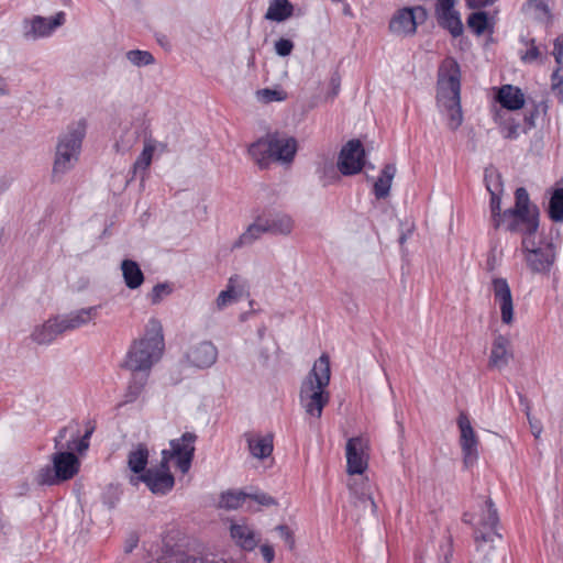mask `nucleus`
Here are the masks:
<instances>
[{
    "instance_id": "obj_1",
    "label": "nucleus",
    "mask_w": 563,
    "mask_h": 563,
    "mask_svg": "<svg viewBox=\"0 0 563 563\" xmlns=\"http://www.w3.org/2000/svg\"><path fill=\"white\" fill-rule=\"evenodd\" d=\"M92 432L93 428H90L84 435H80L78 424L62 428L55 438V448L60 451L52 455V465H45L36 472L35 483L40 486H54L77 475L80 461L73 451L79 454L86 452Z\"/></svg>"
},
{
    "instance_id": "obj_2",
    "label": "nucleus",
    "mask_w": 563,
    "mask_h": 563,
    "mask_svg": "<svg viewBox=\"0 0 563 563\" xmlns=\"http://www.w3.org/2000/svg\"><path fill=\"white\" fill-rule=\"evenodd\" d=\"M331 378L330 358L322 354L314 361L312 368L303 378L299 390L300 405L305 412L317 419L330 401L328 386Z\"/></svg>"
},
{
    "instance_id": "obj_3",
    "label": "nucleus",
    "mask_w": 563,
    "mask_h": 563,
    "mask_svg": "<svg viewBox=\"0 0 563 563\" xmlns=\"http://www.w3.org/2000/svg\"><path fill=\"white\" fill-rule=\"evenodd\" d=\"M437 100L449 115V128L456 130L463 121L461 109V69L457 62L446 58L438 71Z\"/></svg>"
},
{
    "instance_id": "obj_4",
    "label": "nucleus",
    "mask_w": 563,
    "mask_h": 563,
    "mask_svg": "<svg viewBox=\"0 0 563 563\" xmlns=\"http://www.w3.org/2000/svg\"><path fill=\"white\" fill-rule=\"evenodd\" d=\"M164 351L163 325L159 320L151 319L145 334L130 347L123 367L131 372H148L159 361Z\"/></svg>"
},
{
    "instance_id": "obj_5",
    "label": "nucleus",
    "mask_w": 563,
    "mask_h": 563,
    "mask_svg": "<svg viewBox=\"0 0 563 563\" xmlns=\"http://www.w3.org/2000/svg\"><path fill=\"white\" fill-rule=\"evenodd\" d=\"M86 131L87 121L79 119L71 122L66 131L58 136L52 170L54 179L60 178L75 167L80 155Z\"/></svg>"
},
{
    "instance_id": "obj_6",
    "label": "nucleus",
    "mask_w": 563,
    "mask_h": 563,
    "mask_svg": "<svg viewBox=\"0 0 563 563\" xmlns=\"http://www.w3.org/2000/svg\"><path fill=\"white\" fill-rule=\"evenodd\" d=\"M539 208L532 205L526 188L515 191V206L504 211L501 228L519 233L523 238L537 235L539 229Z\"/></svg>"
},
{
    "instance_id": "obj_7",
    "label": "nucleus",
    "mask_w": 563,
    "mask_h": 563,
    "mask_svg": "<svg viewBox=\"0 0 563 563\" xmlns=\"http://www.w3.org/2000/svg\"><path fill=\"white\" fill-rule=\"evenodd\" d=\"M297 152V141L278 133L267 134L249 147V153L262 168L272 162L289 164Z\"/></svg>"
},
{
    "instance_id": "obj_8",
    "label": "nucleus",
    "mask_w": 563,
    "mask_h": 563,
    "mask_svg": "<svg viewBox=\"0 0 563 563\" xmlns=\"http://www.w3.org/2000/svg\"><path fill=\"white\" fill-rule=\"evenodd\" d=\"M294 218L282 211L265 212L254 220L233 243V249L251 245L263 234L288 236L295 229Z\"/></svg>"
},
{
    "instance_id": "obj_9",
    "label": "nucleus",
    "mask_w": 563,
    "mask_h": 563,
    "mask_svg": "<svg viewBox=\"0 0 563 563\" xmlns=\"http://www.w3.org/2000/svg\"><path fill=\"white\" fill-rule=\"evenodd\" d=\"M498 520L497 509L493 501L487 499L485 509L474 530L476 561L478 563H488L494 559L495 544L501 540V534L497 530Z\"/></svg>"
},
{
    "instance_id": "obj_10",
    "label": "nucleus",
    "mask_w": 563,
    "mask_h": 563,
    "mask_svg": "<svg viewBox=\"0 0 563 563\" xmlns=\"http://www.w3.org/2000/svg\"><path fill=\"white\" fill-rule=\"evenodd\" d=\"M525 263L532 274L548 275L556 260V246L551 238L537 235L521 240Z\"/></svg>"
},
{
    "instance_id": "obj_11",
    "label": "nucleus",
    "mask_w": 563,
    "mask_h": 563,
    "mask_svg": "<svg viewBox=\"0 0 563 563\" xmlns=\"http://www.w3.org/2000/svg\"><path fill=\"white\" fill-rule=\"evenodd\" d=\"M196 440L197 435L192 432H185L179 439L170 440V449L162 451L161 467L166 468L170 460H176L180 472L187 473L194 459Z\"/></svg>"
},
{
    "instance_id": "obj_12",
    "label": "nucleus",
    "mask_w": 563,
    "mask_h": 563,
    "mask_svg": "<svg viewBox=\"0 0 563 563\" xmlns=\"http://www.w3.org/2000/svg\"><path fill=\"white\" fill-rule=\"evenodd\" d=\"M427 19V11L422 7L404 8L397 11L389 22V30L396 35H412L417 25Z\"/></svg>"
},
{
    "instance_id": "obj_13",
    "label": "nucleus",
    "mask_w": 563,
    "mask_h": 563,
    "mask_svg": "<svg viewBox=\"0 0 563 563\" xmlns=\"http://www.w3.org/2000/svg\"><path fill=\"white\" fill-rule=\"evenodd\" d=\"M460 429V445L463 453V463L465 467L473 466L478 459V438L465 412H461L457 418Z\"/></svg>"
},
{
    "instance_id": "obj_14",
    "label": "nucleus",
    "mask_w": 563,
    "mask_h": 563,
    "mask_svg": "<svg viewBox=\"0 0 563 563\" xmlns=\"http://www.w3.org/2000/svg\"><path fill=\"white\" fill-rule=\"evenodd\" d=\"M139 482H143L148 489L155 495H166L174 487L175 479L169 472V465L167 467L148 468L137 477H131L130 483L137 485Z\"/></svg>"
},
{
    "instance_id": "obj_15",
    "label": "nucleus",
    "mask_w": 563,
    "mask_h": 563,
    "mask_svg": "<svg viewBox=\"0 0 563 563\" xmlns=\"http://www.w3.org/2000/svg\"><path fill=\"white\" fill-rule=\"evenodd\" d=\"M365 150L360 140L349 141L341 150L338 168L343 175H355L364 166Z\"/></svg>"
},
{
    "instance_id": "obj_16",
    "label": "nucleus",
    "mask_w": 563,
    "mask_h": 563,
    "mask_svg": "<svg viewBox=\"0 0 563 563\" xmlns=\"http://www.w3.org/2000/svg\"><path fill=\"white\" fill-rule=\"evenodd\" d=\"M65 21L64 12H58L54 18L47 19L41 15H35L32 19L23 21V37L25 40H37L40 37L48 36L53 31L60 26Z\"/></svg>"
},
{
    "instance_id": "obj_17",
    "label": "nucleus",
    "mask_w": 563,
    "mask_h": 563,
    "mask_svg": "<svg viewBox=\"0 0 563 563\" xmlns=\"http://www.w3.org/2000/svg\"><path fill=\"white\" fill-rule=\"evenodd\" d=\"M368 442L363 437H354L347 440L346 451V472L350 475L363 474L367 468L366 449Z\"/></svg>"
},
{
    "instance_id": "obj_18",
    "label": "nucleus",
    "mask_w": 563,
    "mask_h": 563,
    "mask_svg": "<svg viewBox=\"0 0 563 563\" xmlns=\"http://www.w3.org/2000/svg\"><path fill=\"white\" fill-rule=\"evenodd\" d=\"M455 0H438L435 13L439 24L449 30L453 37L463 33V24L460 14L454 10Z\"/></svg>"
},
{
    "instance_id": "obj_19",
    "label": "nucleus",
    "mask_w": 563,
    "mask_h": 563,
    "mask_svg": "<svg viewBox=\"0 0 563 563\" xmlns=\"http://www.w3.org/2000/svg\"><path fill=\"white\" fill-rule=\"evenodd\" d=\"M492 289L494 299L500 308L501 321L510 324L514 321V301L508 282L505 278H494Z\"/></svg>"
},
{
    "instance_id": "obj_20",
    "label": "nucleus",
    "mask_w": 563,
    "mask_h": 563,
    "mask_svg": "<svg viewBox=\"0 0 563 563\" xmlns=\"http://www.w3.org/2000/svg\"><path fill=\"white\" fill-rule=\"evenodd\" d=\"M512 357L514 353L510 340L501 334L496 335L492 344L488 366L503 369L509 364Z\"/></svg>"
},
{
    "instance_id": "obj_21",
    "label": "nucleus",
    "mask_w": 563,
    "mask_h": 563,
    "mask_svg": "<svg viewBox=\"0 0 563 563\" xmlns=\"http://www.w3.org/2000/svg\"><path fill=\"white\" fill-rule=\"evenodd\" d=\"M486 187L490 194V212H492V222L495 229L501 228L504 212L500 209V194L503 192V184L500 180V175H489L486 176Z\"/></svg>"
},
{
    "instance_id": "obj_22",
    "label": "nucleus",
    "mask_w": 563,
    "mask_h": 563,
    "mask_svg": "<svg viewBox=\"0 0 563 563\" xmlns=\"http://www.w3.org/2000/svg\"><path fill=\"white\" fill-rule=\"evenodd\" d=\"M218 350L209 341H203L192 346L187 353L188 361L198 368H206L217 361Z\"/></svg>"
},
{
    "instance_id": "obj_23",
    "label": "nucleus",
    "mask_w": 563,
    "mask_h": 563,
    "mask_svg": "<svg viewBox=\"0 0 563 563\" xmlns=\"http://www.w3.org/2000/svg\"><path fill=\"white\" fill-rule=\"evenodd\" d=\"M98 306L81 308L69 313L58 316L62 329L66 331L76 330L91 322L98 312Z\"/></svg>"
},
{
    "instance_id": "obj_24",
    "label": "nucleus",
    "mask_w": 563,
    "mask_h": 563,
    "mask_svg": "<svg viewBox=\"0 0 563 563\" xmlns=\"http://www.w3.org/2000/svg\"><path fill=\"white\" fill-rule=\"evenodd\" d=\"M250 454L258 460L268 457L274 449L273 434H260L254 432L244 433Z\"/></svg>"
},
{
    "instance_id": "obj_25",
    "label": "nucleus",
    "mask_w": 563,
    "mask_h": 563,
    "mask_svg": "<svg viewBox=\"0 0 563 563\" xmlns=\"http://www.w3.org/2000/svg\"><path fill=\"white\" fill-rule=\"evenodd\" d=\"M230 536L234 543L244 551H253L260 542L255 531L246 523H232Z\"/></svg>"
},
{
    "instance_id": "obj_26",
    "label": "nucleus",
    "mask_w": 563,
    "mask_h": 563,
    "mask_svg": "<svg viewBox=\"0 0 563 563\" xmlns=\"http://www.w3.org/2000/svg\"><path fill=\"white\" fill-rule=\"evenodd\" d=\"M497 101L507 110H519L525 106V95L522 90L512 85H504L497 93Z\"/></svg>"
},
{
    "instance_id": "obj_27",
    "label": "nucleus",
    "mask_w": 563,
    "mask_h": 563,
    "mask_svg": "<svg viewBox=\"0 0 563 563\" xmlns=\"http://www.w3.org/2000/svg\"><path fill=\"white\" fill-rule=\"evenodd\" d=\"M65 331L62 329L59 317L48 319L32 332V340L37 344H48Z\"/></svg>"
},
{
    "instance_id": "obj_28",
    "label": "nucleus",
    "mask_w": 563,
    "mask_h": 563,
    "mask_svg": "<svg viewBox=\"0 0 563 563\" xmlns=\"http://www.w3.org/2000/svg\"><path fill=\"white\" fill-rule=\"evenodd\" d=\"M150 452L144 443H137L128 453L126 462L128 467L135 474H143L148 463Z\"/></svg>"
},
{
    "instance_id": "obj_29",
    "label": "nucleus",
    "mask_w": 563,
    "mask_h": 563,
    "mask_svg": "<svg viewBox=\"0 0 563 563\" xmlns=\"http://www.w3.org/2000/svg\"><path fill=\"white\" fill-rule=\"evenodd\" d=\"M121 271L128 288L136 289L143 284L144 275L136 262L132 260L122 261Z\"/></svg>"
},
{
    "instance_id": "obj_30",
    "label": "nucleus",
    "mask_w": 563,
    "mask_h": 563,
    "mask_svg": "<svg viewBox=\"0 0 563 563\" xmlns=\"http://www.w3.org/2000/svg\"><path fill=\"white\" fill-rule=\"evenodd\" d=\"M396 174V166L387 164L383 168L379 177L374 184V195L377 199H384L389 196L393 179Z\"/></svg>"
},
{
    "instance_id": "obj_31",
    "label": "nucleus",
    "mask_w": 563,
    "mask_h": 563,
    "mask_svg": "<svg viewBox=\"0 0 563 563\" xmlns=\"http://www.w3.org/2000/svg\"><path fill=\"white\" fill-rule=\"evenodd\" d=\"M292 4L288 0H271L265 19L283 22L292 15Z\"/></svg>"
},
{
    "instance_id": "obj_32",
    "label": "nucleus",
    "mask_w": 563,
    "mask_h": 563,
    "mask_svg": "<svg viewBox=\"0 0 563 563\" xmlns=\"http://www.w3.org/2000/svg\"><path fill=\"white\" fill-rule=\"evenodd\" d=\"M352 504L358 510L360 515H375L376 504L373 497L366 492H358L354 486H350Z\"/></svg>"
},
{
    "instance_id": "obj_33",
    "label": "nucleus",
    "mask_w": 563,
    "mask_h": 563,
    "mask_svg": "<svg viewBox=\"0 0 563 563\" xmlns=\"http://www.w3.org/2000/svg\"><path fill=\"white\" fill-rule=\"evenodd\" d=\"M549 2L550 0H528L523 9L536 20H539L543 23H550L552 20V14Z\"/></svg>"
},
{
    "instance_id": "obj_34",
    "label": "nucleus",
    "mask_w": 563,
    "mask_h": 563,
    "mask_svg": "<svg viewBox=\"0 0 563 563\" xmlns=\"http://www.w3.org/2000/svg\"><path fill=\"white\" fill-rule=\"evenodd\" d=\"M132 379L129 384L125 400L132 402L136 400L147 383L148 372H132Z\"/></svg>"
},
{
    "instance_id": "obj_35",
    "label": "nucleus",
    "mask_w": 563,
    "mask_h": 563,
    "mask_svg": "<svg viewBox=\"0 0 563 563\" xmlns=\"http://www.w3.org/2000/svg\"><path fill=\"white\" fill-rule=\"evenodd\" d=\"M155 152V144L152 140H147L144 144L143 151L133 164V174L139 172L144 173L152 163L153 154Z\"/></svg>"
},
{
    "instance_id": "obj_36",
    "label": "nucleus",
    "mask_w": 563,
    "mask_h": 563,
    "mask_svg": "<svg viewBox=\"0 0 563 563\" xmlns=\"http://www.w3.org/2000/svg\"><path fill=\"white\" fill-rule=\"evenodd\" d=\"M549 217L554 222H563V188H556L549 201Z\"/></svg>"
},
{
    "instance_id": "obj_37",
    "label": "nucleus",
    "mask_w": 563,
    "mask_h": 563,
    "mask_svg": "<svg viewBox=\"0 0 563 563\" xmlns=\"http://www.w3.org/2000/svg\"><path fill=\"white\" fill-rule=\"evenodd\" d=\"M238 280H239L238 276L231 277L229 279L227 289L222 290L219 294V296L217 298V301H216L217 302V307L219 309H223L224 307H227L228 305L233 302L239 297V294L235 290V284L238 283Z\"/></svg>"
},
{
    "instance_id": "obj_38",
    "label": "nucleus",
    "mask_w": 563,
    "mask_h": 563,
    "mask_svg": "<svg viewBox=\"0 0 563 563\" xmlns=\"http://www.w3.org/2000/svg\"><path fill=\"white\" fill-rule=\"evenodd\" d=\"M249 497L247 494L243 492H227L221 495L220 507L234 510L242 506L244 500Z\"/></svg>"
},
{
    "instance_id": "obj_39",
    "label": "nucleus",
    "mask_w": 563,
    "mask_h": 563,
    "mask_svg": "<svg viewBox=\"0 0 563 563\" xmlns=\"http://www.w3.org/2000/svg\"><path fill=\"white\" fill-rule=\"evenodd\" d=\"M467 26L476 34L482 35L488 27V15L484 11L473 12L467 18Z\"/></svg>"
},
{
    "instance_id": "obj_40",
    "label": "nucleus",
    "mask_w": 563,
    "mask_h": 563,
    "mask_svg": "<svg viewBox=\"0 0 563 563\" xmlns=\"http://www.w3.org/2000/svg\"><path fill=\"white\" fill-rule=\"evenodd\" d=\"M126 59L134 66L142 67L154 64V56L147 51L131 49L125 54Z\"/></svg>"
},
{
    "instance_id": "obj_41",
    "label": "nucleus",
    "mask_w": 563,
    "mask_h": 563,
    "mask_svg": "<svg viewBox=\"0 0 563 563\" xmlns=\"http://www.w3.org/2000/svg\"><path fill=\"white\" fill-rule=\"evenodd\" d=\"M526 44L529 45V48L521 54V60L526 64H531L537 60L542 62V58H547V53L543 55L540 46L536 44V40L531 38L529 41H526ZM544 51L547 52V48L544 47Z\"/></svg>"
},
{
    "instance_id": "obj_42",
    "label": "nucleus",
    "mask_w": 563,
    "mask_h": 563,
    "mask_svg": "<svg viewBox=\"0 0 563 563\" xmlns=\"http://www.w3.org/2000/svg\"><path fill=\"white\" fill-rule=\"evenodd\" d=\"M137 141V132L133 130H126L122 133L120 139L115 142L114 147L119 153L129 152Z\"/></svg>"
},
{
    "instance_id": "obj_43",
    "label": "nucleus",
    "mask_w": 563,
    "mask_h": 563,
    "mask_svg": "<svg viewBox=\"0 0 563 563\" xmlns=\"http://www.w3.org/2000/svg\"><path fill=\"white\" fill-rule=\"evenodd\" d=\"M173 292V286L169 283H161L153 287L151 294L148 295L151 302L153 305L159 303L164 298L169 296Z\"/></svg>"
},
{
    "instance_id": "obj_44",
    "label": "nucleus",
    "mask_w": 563,
    "mask_h": 563,
    "mask_svg": "<svg viewBox=\"0 0 563 563\" xmlns=\"http://www.w3.org/2000/svg\"><path fill=\"white\" fill-rule=\"evenodd\" d=\"M257 98L265 102H273V101H283L286 98V93L283 90H276V89H262L257 91Z\"/></svg>"
},
{
    "instance_id": "obj_45",
    "label": "nucleus",
    "mask_w": 563,
    "mask_h": 563,
    "mask_svg": "<svg viewBox=\"0 0 563 563\" xmlns=\"http://www.w3.org/2000/svg\"><path fill=\"white\" fill-rule=\"evenodd\" d=\"M559 67L552 73V90L556 93L561 103H563V69Z\"/></svg>"
},
{
    "instance_id": "obj_46",
    "label": "nucleus",
    "mask_w": 563,
    "mask_h": 563,
    "mask_svg": "<svg viewBox=\"0 0 563 563\" xmlns=\"http://www.w3.org/2000/svg\"><path fill=\"white\" fill-rule=\"evenodd\" d=\"M294 43L288 38H279L275 42V52L278 56L286 57L291 54Z\"/></svg>"
},
{
    "instance_id": "obj_47",
    "label": "nucleus",
    "mask_w": 563,
    "mask_h": 563,
    "mask_svg": "<svg viewBox=\"0 0 563 563\" xmlns=\"http://www.w3.org/2000/svg\"><path fill=\"white\" fill-rule=\"evenodd\" d=\"M526 415H527L528 422H529L532 434L534 435L536 439H539L542 433L541 421L531 417L530 407L528 405L526 406Z\"/></svg>"
},
{
    "instance_id": "obj_48",
    "label": "nucleus",
    "mask_w": 563,
    "mask_h": 563,
    "mask_svg": "<svg viewBox=\"0 0 563 563\" xmlns=\"http://www.w3.org/2000/svg\"><path fill=\"white\" fill-rule=\"evenodd\" d=\"M275 530L279 533L280 538L288 544L289 549H294L295 539L291 530L286 525H279L275 528Z\"/></svg>"
},
{
    "instance_id": "obj_49",
    "label": "nucleus",
    "mask_w": 563,
    "mask_h": 563,
    "mask_svg": "<svg viewBox=\"0 0 563 563\" xmlns=\"http://www.w3.org/2000/svg\"><path fill=\"white\" fill-rule=\"evenodd\" d=\"M558 65H563V34L554 40V48L552 52Z\"/></svg>"
},
{
    "instance_id": "obj_50",
    "label": "nucleus",
    "mask_w": 563,
    "mask_h": 563,
    "mask_svg": "<svg viewBox=\"0 0 563 563\" xmlns=\"http://www.w3.org/2000/svg\"><path fill=\"white\" fill-rule=\"evenodd\" d=\"M249 497L252 498L253 500H255L256 503H258L262 506H275V505H277L276 500L272 496H269L268 494H265V493H257V494H254V495H249Z\"/></svg>"
},
{
    "instance_id": "obj_51",
    "label": "nucleus",
    "mask_w": 563,
    "mask_h": 563,
    "mask_svg": "<svg viewBox=\"0 0 563 563\" xmlns=\"http://www.w3.org/2000/svg\"><path fill=\"white\" fill-rule=\"evenodd\" d=\"M519 128L520 125L518 123H505L503 125V134L506 139H517L519 135Z\"/></svg>"
},
{
    "instance_id": "obj_52",
    "label": "nucleus",
    "mask_w": 563,
    "mask_h": 563,
    "mask_svg": "<svg viewBox=\"0 0 563 563\" xmlns=\"http://www.w3.org/2000/svg\"><path fill=\"white\" fill-rule=\"evenodd\" d=\"M261 553L263 555V559L266 563H272L275 558V551L272 545L269 544H263L261 545Z\"/></svg>"
},
{
    "instance_id": "obj_53",
    "label": "nucleus",
    "mask_w": 563,
    "mask_h": 563,
    "mask_svg": "<svg viewBox=\"0 0 563 563\" xmlns=\"http://www.w3.org/2000/svg\"><path fill=\"white\" fill-rule=\"evenodd\" d=\"M466 4L472 9L485 8L493 4L496 0H465Z\"/></svg>"
},
{
    "instance_id": "obj_54",
    "label": "nucleus",
    "mask_w": 563,
    "mask_h": 563,
    "mask_svg": "<svg viewBox=\"0 0 563 563\" xmlns=\"http://www.w3.org/2000/svg\"><path fill=\"white\" fill-rule=\"evenodd\" d=\"M452 556V543L451 540H448L446 543V552L443 555V563H450V559Z\"/></svg>"
},
{
    "instance_id": "obj_55",
    "label": "nucleus",
    "mask_w": 563,
    "mask_h": 563,
    "mask_svg": "<svg viewBox=\"0 0 563 563\" xmlns=\"http://www.w3.org/2000/svg\"><path fill=\"white\" fill-rule=\"evenodd\" d=\"M331 85H332V98H334L338 92H339V88H340V80L338 78H332L331 79Z\"/></svg>"
},
{
    "instance_id": "obj_56",
    "label": "nucleus",
    "mask_w": 563,
    "mask_h": 563,
    "mask_svg": "<svg viewBox=\"0 0 563 563\" xmlns=\"http://www.w3.org/2000/svg\"><path fill=\"white\" fill-rule=\"evenodd\" d=\"M537 112H538V110H536L534 112H531L529 115L525 117V121L528 123L529 128L534 126V117H536Z\"/></svg>"
},
{
    "instance_id": "obj_57",
    "label": "nucleus",
    "mask_w": 563,
    "mask_h": 563,
    "mask_svg": "<svg viewBox=\"0 0 563 563\" xmlns=\"http://www.w3.org/2000/svg\"><path fill=\"white\" fill-rule=\"evenodd\" d=\"M7 84L5 80L0 76V97L7 95Z\"/></svg>"
},
{
    "instance_id": "obj_58",
    "label": "nucleus",
    "mask_w": 563,
    "mask_h": 563,
    "mask_svg": "<svg viewBox=\"0 0 563 563\" xmlns=\"http://www.w3.org/2000/svg\"><path fill=\"white\" fill-rule=\"evenodd\" d=\"M407 239H408L407 233H402V234L399 236V244H400V245H404V244L406 243Z\"/></svg>"
},
{
    "instance_id": "obj_59",
    "label": "nucleus",
    "mask_w": 563,
    "mask_h": 563,
    "mask_svg": "<svg viewBox=\"0 0 563 563\" xmlns=\"http://www.w3.org/2000/svg\"><path fill=\"white\" fill-rule=\"evenodd\" d=\"M136 545V540H133L132 542H129V547L126 549V552H131L132 549Z\"/></svg>"
},
{
    "instance_id": "obj_60",
    "label": "nucleus",
    "mask_w": 563,
    "mask_h": 563,
    "mask_svg": "<svg viewBox=\"0 0 563 563\" xmlns=\"http://www.w3.org/2000/svg\"><path fill=\"white\" fill-rule=\"evenodd\" d=\"M223 563H227V562H223Z\"/></svg>"
}]
</instances>
